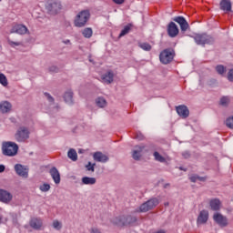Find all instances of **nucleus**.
Masks as SVG:
<instances>
[{
    "label": "nucleus",
    "instance_id": "1",
    "mask_svg": "<svg viewBox=\"0 0 233 233\" xmlns=\"http://www.w3.org/2000/svg\"><path fill=\"white\" fill-rule=\"evenodd\" d=\"M17 152H19V146L15 142L4 141L2 143V154L4 156L14 157V156H17Z\"/></svg>",
    "mask_w": 233,
    "mask_h": 233
},
{
    "label": "nucleus",
    "instance_id": "2",
    "mask_svg": "<svg viewBox=\"0 0 233 233\" xmlns=\"http://www.w3.org/2000/svg\"><path fill=\"white\" fill-rule=\"evenodd\" d=\"M88 19H90V11L84 10L77 14L75 19V26L77 28H83L88 23Z\"/></svg>",
    "mask_w": 233,
    "mask_h": 233
},
{
    "label": "nucleus",
    "instance_id": "3",
    "mask_svg": "<svg viewBox=\"0 0 233 233\" xmlns=\"http://www.w3.org/2000/svg\"><path fill=\"white\" fill-rule=\"evenodd\" d=\"M15 139L17 143H26L30 139V130L26 127H20L15 134Z\"/></svg>",
    "mask_w": 233,
    "mask_h": 233
},
{
    "label": "nucleus",
    "instance_id": "4",
    "mask_svg": "<svg viewBox=\"0 0 233 233\" xmlns=\"http://www.w3.org/2000/svg\"><path fill=\"white\" fill-rule=\"evenodd\" d=\"M46 10L51 15H56L61 12L63 5L59 0H48L46 5Z\"/></svg>",
    "mask_w": 233,
    "mask_h": 233
},
{
    "label": "nucleus",
    "instance_id": "5",
    "mask_svg": "<svg viewBox=\"0 0 233 233\" xmlns=\"http://www.w3.org/2000/svg\"><path fill=\"white\" fill-rule=\"evenodd\" d=\"M176 51H174L172 48H167L160 53L159 59L163 65H168V63H172V61H174Z\"/></svg>",
    "mask_w": 233,
    "mask_h": 233
},
{
    "label": "nucleus",
    "instance_id": "6",
    "mask_svg": "<svg viewBox=\"0 0 233 233\" xmlns=\"http://www.w3.org/2000/svg\"><path fill=\"white\" fill-rule=\"evenodd\" d=\"M159 205V199L157 198H150L147 202L143 203L139 209L140 212H148V210H152L153 208H156Z\"/></svg>",
    "mask_w": 233,
    "mask_h": 233
},
{
    "label": "nucleus",
    "instance_id": "7",
    "mask_svg": "<svg viewBox=\"0 0 233 233\" xmlns=\"http://www.w3.org/2000/svg\"><path fill=\"white\" fill-rule=\"evenodd\" d=\"M27 32L28 27L21 24L15 25L10 31L11 34H19L20 35H25V34H26Z\"/></svg>",
    "mask_w": 233,
    "mask_h": 233
},
{
    "label": "nucleus",
    "instance_id": "8",
    "mask_svg": "<svg viewBox=\"0 0 233 233\" xmlns=\"http://www.w3.org/2000/svg\"><path fill=\"white\" fill-rule=\"evenodd\" d=\"M15 171L20 177H25V179L28 177V168L21 164L15 165Z\"/></svg>",
    "mask_w": 233,
    "mask_h": 233
},
{
    "label": "nucleus",
    "instance_id": "9",
    "mask_svg": "<svg viewBox=\"0 0 233 233\" xmlns=\"http://www.w3.org/2000/svg\"><path fill=\"white\" fill-rule=\"evenodd\" d=\"M143 150H145L144 145H137L134 147L132 157L135 161H139L141 159V152H143Z\"/></svg>",
    "mask_w": 233,
    "mask_h": 233
},
{
    "label": "nucleus",
    "instance_id": "10",
    "mask_svg": "<svg viewBox=\"0 0 233 233\" xmlns=\"http://www.w3.org/2000/svg\"><path fill=\"white\" fill-rule=\"evenodd\" d=\"M173 21H175V23L179 24L180 25V30L182 32H187V30H188V22H187V19H185V17L183 16H177L173 18Z\"/></svg>",
    "mask_w": 233,
    "mask_h": 233
},
{
    "label": "nucleus",
    "instance_id": "11",
    "mask_svg": "<svg viewBox=\"0 0 233 233\" xmlns=\"http://www.w3.org/2000/svg\"><path fill=\"white\" fill-rule=\"evenodd\" d=\"M167 34L169 37H177V34H179V28L177 25L174 22H170L167 25Z\"/></svg>",
    "mask_w": 233,
    "mask_h": 233
},
{
    "label": "nucleus",
    "instance_id": "12",
    "mask_svg": "<svg viewBox=\"0 0 233 233\" xmlns=\"http://www.w3.org/2000/svg\"><path fill=\"white\" fill-rule=\"evenodd\" d=\"M213 219L220 227H227V225L228 224V221L227 220L226 217L221 215L220 213H215L213 215Z\"/></svg>",
    "mask_w": 233,
    "mask_h": 233
},
{
    "label": "nucleus",
    "instance_id": "13",
    "mask_svg": "<svg viewBox=\"0 0 233 233\" xmlns=\"http://www.w3.org/2000/svg\"><path fill=\"white\" fill-rule=\"evenodd\" d=\"M93 159L97 163H106L109 158H108V156L103 154V152L96 151L93 154Z\"/></svg>",
    "mask_w": 233,
    "mask_h": 233
},
{
    "label": "nucleus",
    "instance_id": "14",
    "mask_svg": "<svg viewBox=\"0 0 233 233\" xmlns=\"http://www.w3.org/2000/svg\"><path fill=\"white\" fill-rule=\"evenodd\" d=\"M49 174L52 179L54 180V182L56 183V185H59V183H61V174L59 173V170H57L56 167H53L49 170Z\"/></svg>",
    "mask_w": 233,
    "mask_h": 233
},
{
    "label": "nucleus",
    "instance_id": "15",
    "mask_svg": "<svg viewBox=\"0 0 233 233\" xmlns=\"http://www.w3.org/2000/svg\"><path fill=\"white\" fill-rule=\"evenodd\" d=\"M14 196L11 195L10 192L5 190V189H0V201L2 203H10L12 201Z\"/></svg>",
    "mask_w": 233,
    "mask_h": 233
},
{
    "label": "nucleus",
    "instance_id": "16",
    "mask_svg": "<svg viewBox=\"0 0 233 233\" xmlns=\"http://www.w3.org/2000/svg\"><path fill=\"white\" fill-rule=\"evenodd\" d=\"M177 113L182 119H187L188 116L190 115V111L188 110V107L187 106H178L176 107Z\"/></svg>",
    "mask_w": 233,
    "mask_h": 233
},
{
    "label": "nucleus",
    "instance_id": "17",
    "mask_svg": "<svg viewBox=\"0 0 233 233\" xmlns=\"http://www.w3.org/2000/svg\"><path fill=\"white\" fill-rule=\"evenodd\" d=\"M29 225L31 228H34V230H41V228L43 227V220L41 218H31Z\"/></svg>",
    "mask_w": 233,
    "mask_h": 233
},
{
    "label": "nucleus",
    "instance_id": "18",
    "mask_svg": "<svg viewBox=\"0 0 233 233\" xmlns=\"http://www.w3.org/2000/svg\"><path fill=\"white\" fill-rule=\"evenodd\" d=\"M12 110V104L8 101H3L0 103V112L2 114H8Z\"/></svg>",
    "mask_w": 233,
    "mask_h": 233
},
{
    "label": "nucleus",
    "instance_id": "19",
    "mask_svg": "<svg viewBox=\"0 0 233 233\" xmlns=\"http://www.w3.org/2000/svg\"><path fill=\"white\" fill-rule=\"evenodd\" d=\"M64 101L67 105H74V92L72 90H67L64 94Z\"/></svg>",
    "mask_w": 233,
    "mask_h": 233
},
{
    "label": "nucleus",
    "instance_id": "20",
    "mask_svg": "<svg viewBox=\"0 0 233 233\" xmlns=\"http://www.w3.org/2000/svg\"><path fill=\"white\" fill-rule=\"evenodd\" d=\"M220 10L230 12L232 10V3H230V0H221Z\"/></svg>",
    "mask_w": 233,
    "mask_h": 233
},
{
    "label": "nucleus",
    "instance_id": "21",
    "mask_svg": "<svg viewBox=\"0 0 233 233\" xmlns=\"http://www.w3.org/2000/svg\"><path fill=\"white\" fill-rule=\"evenodd\" d=\"M103 81L106 83L107 85H110L111 83L114 82V72L112 71H107L106 74L102 76Z\"/></svg>",
    "mask_w": 233,
    "mask_h": 233
},
{
    "label": "nucleus",
    "instance_id": "22",
    "mask_svg": "<svg viewBox=\"0 0 233 233\" xmlns=\"http://www.w3.org/2000/svg\"><path fill=\"white\" fill-rule=\"evenodd\" d=\"M193 39L197 45H200L201 46H205V35L204 34H195L193 35Z\"/></svg>",
    "mask_w": 233,
    "mask_h": 233
},
{
    "label": "nucleus",
    "instance_id": "23",
    "mask_svg": "<svg viewBox=\"0 0 233 233\" xmlns=\"http://www.w3.org/2000/svg\"><path fill=\"white\" fill-rule=\"evenodd\" d=\"M113 223H115V225H117L118 227L127 226L126 216H120V217L115 218L113 219Z\"/></svg>",
    "mask_w": 233,
    "mask_h": 233
},
{
    "label": "nucleus",
    "instance_id": "24",
    "mask_svg": "<svg viewBox=\"0 0 233 233\" xmlns=\"http://www.w3.org/2000/svg\"><path fill=\"white\" fill-rule=\"evenodd\" d=\"M209 205L212 210H219L221 208V201L218 198L212 199Z\"/></svg>",
    "mask_w": 233,
    "mask_h": 233
},
{
    "label": "nucleus",
    "instance_id": "25",
    "mask_svg": "<svg viewBox=\"0 0 233 233\" xmlns=\"http://www.w3.org/2000/svg\"><path fill=\"white\" fill-rule=\"evenodd\" d=\"M96 177H82V185H96Z\"/></svg>",
    "mask_w": 233,
    "mask_h": 233
},
{
    "label": "nucleus",
    "instance_id": "26",
    "mask_svg": "<svg viewBox=\"0 0 233 233\" xmlns=\"http://www.w3.org/2000/svg\"><path fill=\"white\" fill-rule=\"evenodd\" d=\"M96 105L99 108H105V106H106V105H107L106 99H105V97H103V96H99L96 99Z\"/></svg>",
    "mask_w": 233,
    "mask_h": 233
},
{
    "label": "nucleus",
    "instance_id": "27",
    "mask_svg": "<svg viewBox=\"0 0 233 233\" xmlns=\"http://www.w3.org/2000/svg\"><path fill=\"white\" fill-rule=\"evenodd\" d=\"M93 34H94V31L90 27H86L84 30H82V35L86 39H90Z\"/></svg>",
    "mask_w": 233,
    "mask_h": 233
},
{
    "label": "nucleus",
    "instance_id": "28",
    "mask_svg": "<svg viewBox=\"0 0 233 233\" xmlns=\"http://www.w3.org/2000/svg\"><path fill=\"white\" fill-rule=\"evenodd\" d=\"M67 157L72 161H76L77 159V151H76L74 148L69 149L67 152Z\"/></svg>",
    "mask_w": 233,
    "mask_h": 233
},
{
    "label": "nucleus",
    "instance_id": "29",
    "mask_svg": "<svg viewBox=\"0 0 233 233\" xmlns=\"http://www.w3.org/2000/svg\"><path fill=\"white\" fill-rule=\"evenodd\" d=\"M216 72L219 76H225V74L227 73V67L223 65H218L216 66Z\"/></svg>",
    "mask_w": 233,
    "mask_h": 233
},
{
    "label": "nucleus",
    "instance_id": "30",
    "mask_svg": "<svg viewBox=\"0 0 233 233\" xmlns=\"http://www.w3.org/2000/svg\"><path fill=\"white\" fill-rule=\"evenodd\" d=\"M153 156L155 157V160L158 161L159 163H165V161H167V159L163 156H161V154H159V152L157 151H155Z\"/></svg>",
    "mask_w": 233,
    "mask_h": 233
},
{
    "label": "nucleus",
    "instance_id": "31",
    "mask_svg": "<svg viewBox=\"0 0 233 233\" xmlns=\"http://www.w3.org/2000/svg\"><path fill=\"white\" fill-rule=\"evenodd\" d=\"M198 226L205 225V210H201L197 220Z\"/></svg>",
    "mask_w": 233,
    "mask_h": 233
},
{
    "label": "nucleus",
    "instance_id": "32",
    "mask_svg": "<svg viewBox=\"0 0 233 233\" xmlns=\"http://www.w3.org/2000/svg\"><path fill=\"white\" fill-rule=\"evenodd\" d=\"M132 28V25H127L124 27V29L121 31V33L119 34V37H123L125 35H127V34H128L130 32Z\"/></svg>",
    "mask_w": 233,
    "mask_h": 233
},
{
    "label": "nucleus",
    "instance_id": "33",
    "mask_svg": "<svg viewBox=\"0 0 233 233\" xmlns=\"http://www.w3.org/2000/svg\"><path fill=\"white\" fill-rule=\"evenodd\" d=\"M190 182L191 183H198V181H205V177H201L198 175H192L189 177Z\"/></svg>",
    "mask_w": 233,
    "mask_h": 233
},
{
    "label": "nucleus",
    "instance_id": "34",
    "mask_svg": "<svg viewBox=\"0 0 233 233\" xmlns=\"http://www.w3.org/2000/svg\"><path fill=\"white\" fill-rule=\"evenodd\" d=\"M136 221H137V218L136 217H132V216L126 217V226L132 225V224L136 223Z\"/></svg>",
    "mask_w": 233,
    "mask_h": 233
},
{
    "label": "nucleus",
    "instance_id": "35",
    "mask_svg": "<svg viewBox=\"0 0 233 233\" xmlns=\"http://www.w3.org/2000/svg\"><path fill=\"white\" fill-rule=\"evenodd\" d=\"M7 43L12 46V48H15V46H23V42H14L10 38H7Z\"/></svg>",
    "mask_w": 233,
    "mask_h": 233
},
{
    "label": "nucleus",
    "instance_id": "36",
    "mask_svg": "<svg viewBox=\"0 0 233 233\" xmlns=\"http://www.w3.org/2000/svg\"><path fill=\"white\" fill-rule=\"evenodd\" d=\"M139 46L142 48V50H146V52H150V50H152V46H150L148 43L139 44Z\"/></svg>",
    "mask_w": 233,
    "mask_h": 233
},
{
    "label": "nucleus",
    "instance_id": "37",
    "mask_svg": "<svg viewBox=\"0 0 233 233\" xmlns=\"http://www.w3.org/2000/svg\"><path fill=\"white\" fill-rule=\"evenodd\" d=\"M0 83L3 86H8V79L4 74H0Z\"/></svg>",
    "mask_w": 233,
    "mask_h": 233
},
{
    "label": "nucleus",
    "instance_id": "38",
    "mask_svg": "<svg viewBox=\"0 0 233 233\" xmlns=\"http://www.w3.org/2000/svg\"><path fill=\"white\" fill-rule=\"evenodd\" d=\"M226 126L228 127V128L233 130V116L226 119Z\"/></svg>",
    "mask_w": 233,
    "mask_h": 233
},
{
    "label": "nucleus",
    "instance_id": "39",
    "mask_svg": "<svg viewBox=\"0 0 233 233\" xmlns=\"http://www.w3.org/2000/svg\"><path fill=\"white\" fill-rule=\"evenodd\" d=\"M50 188H51L50 184H46V183H44L39 187V190H41V192H48Z\"/></svg>",
    "mask_w": 233,
    "mask_h": 233
},
{
    "label": "nucleus",
    "instance_id": "40",
    "mask_svg": "<svg viewBox=\"0 0 233 233\" xmlns=\"http://www.w3.org/2000/svg\"><path fill=\"white\" fill-rule=\"evenodd\" d=\"M53 227L54 228H56V230H61V228H63V225L61 224V222H59V220H55L53 222Z\"/></svg>",
    "mask_w": 233,
    "mask_h": 233
},
{
    "label": "nucleus",
    "instance_id": "41",
    "mask_svg": "<svg viewBox=\"0 0 233 233\" xmlns=\"http://www.w3.org/2000/svg\"><path fill=\"white\" fill-rule=\"evenodd\" d=\"M96 165L92 164V162H88V164L86 166V168L88 170V172H95L96 168L94 167Z\"/></svg>",
    "mask_w": 233,
    "mask_h": 233
},
{
    "label": "nucleus",
    "instance_id": "42",
    "mask_svg": "<svg viewBox=\"0 0 233 233\" xmlns=\"http://www.w3.org/2000/svg\"><path fill=\"white\" fill-rule=\"evenodd\" d=\"M230 101V99L228 98V96H223L220 99V105H223V106L228 105V102Z\"/></svg>",
    "mask_w": 233,
    "mask_h": 233
},
{
    "label": "nucleus",
    "instance_id": "43",
    "mask_svg": "<svg viewBox=\"0 0 233 233\" xmlns=\"http://www.w3.org/2000/svg\"><path fill=\"white\" fill-rule=\"evenodd\" d=\"M135 139H138V141H143V139H145V136L141 132H137Z\"/></svg>",
    "mask_w": 233,
    "mask_h": 233
},
{
    "label": "nucleus",
    "instance_id": "44",
    "mask_svg": "<svg viewBox=\"0 0 233 233\" xmlns=\"http://www.w3.org/2000/svg\"><path fill=\"white\" fill-rule=\"evenodd\" d=\"M212 43H214V38L210 35H206L205 44L212 45Z\"/></svg>",
    "mask_w": 233,
    "mask_h": 233
},
{
    "label": "nucleus",
    "instance_id": "45",
    "mask_svg": "<svg viewBox=\"0 0 233 233\" xmlns=\"http://www.w3.org/2000/svg\"><path fill=\"white\" fill-rule=\"evenodd\" d=\"M228 80L233 83V68L229 69L228 72Z\"/></svg>",
    "mask_w": 233,
    "mask_h": 233
},
{
    "label": "nucleus",
    "instance_id": "46",
    "mask_svg": "<svg viewBox=\"0 0 233 233\" xmlns=\"http://www.w3.org/2000/svg\"><path fill=\"white\" fill-rule=\"evenodd\" d=\"M44 96H46V99L49 101V103H54V98L51 94L49 93H44Z\"/></svg>",
    "mask_w": 233,
    "mask_h": 233
},
{
    "label": "nucleus",
    "instance_id": "47",
    "mask_svg": "<svg viewBox=\"0 0 233 233\" xmlns=\"http://www.w3.org/2000/svg\"><path fill=\"white\" fill-rule=\"evenodd\" d=\"M49 72L57 73V72H59V68H57V66H51L49 67Z\"/></svg>",
    "mask_w": 233,
    "mask_h": 233
},
{
    "label": "nucleus",
    "instance_id": "48",
    "mask_svg": "<svg viewBox=\"0 0 233 233\" xmlns=\"http://www.w3.org/2000/svg\"><path fill=\"white\" fill-rule=\"evenodd\" d=\"M182 156H183L184 159H188L190 157V152L189 151H184L182 153Z\"/></svg>",
    "mask_w": 233,
    "mask_h": 233
},
{
    "label": "nucleus",
    "instance_id": "49",
    "mask_svg": "<svg viewBox=\"0 0 233 233\" xmlns=\"http://www.w3.org/2000/svg\"><path fill=\"white\" fill-rule=\"evenodd\" d=\"M90 233H101V231L98 228H91Z\"/></svg>",
    "mask_w": 233,
    "mask_h": 233
},
{
    "label": "nucleus",
    "instance_id": "50",
    "mask_svg": "<svg viewBox=\"0 0 233 233\" xmlns=\"http://www.w3.org/2000/svg\"><path fill=\"white\" fill-rule=\"evenodd\" d=\"M116 5H123V3H125V0H113Z\"/></svg>",
    "mask_w": 233,
    "mask_h": 233
},
{
    "label": "nucleus",
    "instance_id": "51",
    "mask_svg": "<svg viewBox=\"0 0 233 233\" xmlns=\"http://www.w3.org/2000/svg\"><path fill=\"white\" fill-rule=\"evenodd\" d=\"M5 165H0V174H3V172H5Z\"/></svg>",
    "mask_w": 233,
    "mask_h": 233
},
{
    "label": "nucleus",
    "instance_id": "52",
    "mask_svg": "<svg viewBox=\"0 0 233 233\" xmlns=\"http://www.w3.org/2000/svg\"><path fill=\"white\" fill-rule=\"evenodd\" d=\"M65 45H70V40L64 41Z\"/></svg>",
    "mask_w": 233,
    "mask_h": 233
},
{
    "label": "nucleus",
    "instance_id": "53",
    "mask_svg": "<svg viewBox=\"0 0 233 233\" xmlns=\"http://www.w3.org/2000/svg\"><path fill=\"white\" fill-rule=\"evenodd\" d=\"M164 205H165V207H168L169 203L166 202Z\"/></svg>",
    "mask_w": 233,
    "mask_h": 233
},
{
    "label": "nucleus",
    "instance_id": "54",
    "mask_svg": "<svg viewBox=\"0 0 233 233\" xmlns=\"http://www.w3.org/2000/svg\"><path fill=\"white\" fill-rule=\"evenodd\" d=\"M169 186V184H166L165 186H164V188H167V187H168Z\"/></svg>",
    "mask_w": 233,
    "mask_h": 233
},
{
    "label": "nucleus",
    "instance_id": "55",
    "mask_svg": "<svg viewBox=\"0 0 233 233\" xmlns=\"http://www.w3.org/2000/svg\"><path fill=\"white\" fill-rule=\"evenodd\" d=\"M205 218H206V219H207V218H208L207 214L205 215Z\"/></svg>",
    "mask_w": 233,
    "mask_h": 233
}]
</instances>
